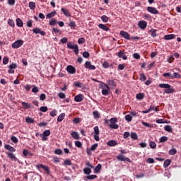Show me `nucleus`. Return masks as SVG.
Returning <instances> with one entry per match:
<instances>
[{
    "mask_svg": "<svg viewBox=\"0 0 181 181\" xmlns=\"http://www.w3.org/2000/svg\"><path fill=\"white\" fill-rule=\"evenodd\" d=\"M83 57H84L85 59H88V57H90V52H84L82 54Z\"/></svg>",
    "mask_w": 181,
    "mask_h": 181,
    "instance_id": "5fc2aeb1",
    "label": "nucleus"
},
{
    "mask_svg": "<svg viewBox=\"0 0 181 181\" xmlns=\"http://www.w3.org/2000/svg\"><path fill=\"white\" fill-rule=\"evenodd\" d=\"M64 117H66V113H61L57 117V122H62L64 119Z\"/></svg>",
    "mask_w": 181,
    "mask_h": 181,
    "instance_id": "bb28decb",
    "label": "nucleus"
},
{
    "mask_svg": "<svg viewBox=\"0 0 181 181\" xmlns=\"http://www.w3.org/2000/svg\"><path fill=\"white\" fill-rule=\"evenodd\" d=\"M9 63V57H4L3 59V64H8Z\"/></svg>",
    "mask_w": 181,
    "mask_h": 181,
    "instance_id": "13d9d810",
    "label": "nucleus"
},
{
    "mask_svg": "<svg viewBox=\"0 0 181 181\" xmlns=\"http://www.w3.org/2000/svg\"><path fill=\"white\" fill-rule=\"evenodd\" d=\"M94 81H97V83H100V88L103 89V90H105V89H107V90H110V86H108V83H105L104 82H100L98 81H97V79H95Z\"/></svg>",
    "mask_w": 181,
    "mask_h": 181,
    "instance_id": "2eb2a0df",
    "label": "nucleus"
},
{
    "mask_svg": "<svg viewBox=\"0 0 181 181\" xmlns=\"http://www.w3.org/2000/svg\"><path fill=\"white\" fill-rule=\"evenodd\" d=\"M131 138L133 139L134 141H136V139H138V134H136V133L135 132H132L131 134Z\"/></svg>",
    "mask_w": 181,
    "mask_h": 181,
    "instance_id": "8fccbe9b",
    "label": "nucleus"
},
{
    "mask_svg": "<svg viewBox=\"0 0 181 181\" xmlns=\"http://www.w3.org/2000/svg\"><path fill=\"white\" fill-rule=\"evenodd\" d=\"M117 159L120 160V162H129V163H131V159H129L128 157H125V156L123 155L117 156Z\"/></svg>",
    "mask_w": 181,
    "mask_h": 181,
    "instance_id": "20e7f679",
    "label": "nucleus"
},
{
    "mask_svg": "<svg viewBox=\"0 0 181 181\" xmlns=\"http://www.w3.org/2000/svg\"><path fill=\"white\" fill-rule=\"evenodd\" d=\"M29 8L31 9V11H35L36 9V3L33 1H30L29 3Z\"/></svg>",
    "mask_w": 181,
    "mask_h": 181,
    "instance_id": "c756f323",
    "label": "nucleus"
},
{
    "mask_svg": "<svg viewBox=\"0 0 181 181\" xmlns=\"http://www.w3.org/2000/svg\"><path fill=\"white\" fill-rule=\"evenodd\" d=\"M5 149H6L7 151H9L10 152H16V149L15 148H13L12 146L9 145V144H6L4 146Z\"/></svg>",
    "mask_w": 181,
    "mask_h": 181,
    "instance_id": "6ab92c4d",
    "label": "nucleus"
},
{
    "mask_svg": "<svg viewBox=\"0 0 181 181\" xmlns=\"http://www.w3.org/2000/svg\"><path fill=\"white\" fill-rule=\"evenodd\" d=\"M170 163H172V160L170 159H167L163 163V168H168Z\"/></svg>",
    "mask_w": 181,
    "mask_h": 181,
    "instance_id": "473e14b6",
    "label": "nucleus"
},
{
    "mask_svg": "<svg viewBox=\"0 0 181 181\" xmlns=\"http://www.w3.org/2000/svg\"><path fill=\"white\" fill-rule=\"evenodd\" d=\"M117 57H119V59H122L123 60H127L128 59V57L125 55V52L122 50L117 53Z\"/></svg>",
    "mask_w": 181,
    "mask_h": 181,
    "instance_id": "9b49d317",
    "label": "nucleus"
},
{
    "mask_svg": "<svg viewBox=\"0 0 181 181\" xmlns=\"http://www.w3.org/2000/svg\"><path fill=\"white\" fill-rule=\"evenodd\" d=\"M11 139L12 142H13L14 144H18V138L15 136H12Z\"/></svg>",
    "mask_w": 181,
    "mask_h": 181,
    "instance_id": "e2e57ef3",
    "label": "nucleus"
},
{
    "mask_svg": "<svg viewBox=\"0 0 181 181\" xmlns=\"http://www.w3.org/2000/svg\"><path fill=\"white\" fill-rule=\"evenodd\" d=\"M110 88H106V89H103L102 90V94L103 95H108L109 93H110Z\"/></svg>",
    "mask_w": 181,
    "mask_h": 181,
    "instance_id": "79ce46f5",
    "label": "nucleus"
},
{
    "mask_svg": "<svg viewBox=\"0 0 181 181\" xmlns=\"http://www.w3.org/2000/svg\"><path fill=\"white\" fill-rule=\"evenodd\" d=\"M66 71H68L69 74H76V68L71 65H69L66 66Z\"/></svg>",
    "mask_w": 181,
    "mask_h": 181,
    "instance_id": "9d476101",
    "label": "nucleus"
},
{
    "mask_svg": "<svg viewBox=\"0 0 181 181\" xmlns=\"http://www.w3.org/2000/svg\"><path fill=\"white\" fill-rule=\"evenodd\" d=\"M169 139L168 136H163L159 139V142L161 144H163V142H167V141Z\"/></svg>",
    "mask_w": 181,
    "mask_h": 181,
    "instance_id": "72a5a7b5",
    "label": "nucleus"
},
{
    "mask_svg": "<svg viewBox=\"0 0 181 181\" xmlns=\"http://www.w3.org/2000/svg\"><path fill=\"white\" fill-rule=\"evenodd\" d=\"M18 64L15 63H12L9 66H8V74H13L15 73V69H17Z\"/></svg>",
    "mask_w": 181,
    "mask_h": 181,
    "instance_id": "7ed1b4c3",
    "label": "nucleus"
},
{
    "mask_svg": "<svg viewBox=\"0 0 181 181\" xmlns=\"http://www.w3.org/2000/svg\"><path fill=\"white\" fill-rule=\"evenodd\" d=\"M158 87H160V88H165L164 93H165V94H173V93H175V88L168 83H160Z\"/></svg>",
    "mask_w": 181,
    "mask_h": 181,
    "instance_id": "f257e3e1",
    "label": "nucleus"
},
{
    "mask_svg": "<svg viewBox=\"0 0 181 181\" xmlns=\"http://www.w3.org/2000/svg\"><path fill=\"white\" fill-rule=\"evenodd\" d=\"M74 86H75V87H77L78 88H82L84 89V84H83L82 83L76 81L74 83Z\"/></svg>",
    "mask_w": 181,
    "mask_h": 181,
    "instance_id": "4be33fe9",
    "label": "nucleus"
},
{
    "mask_svg": "<svg viewBox=\"0 0 181 181\" xmlns=\"http://www.w3.org/2000/svg\"><path fill=\"white\" fill-rule=\"evenodd\" d=\"M164 129L167 132H172V131H173V129L172 128V126H170V125L165 126Z\"/></svg>",
    "mask_w": 181,
    "mask_h": 181,
    "instance_id": "4c0bfd02",
    "label": "nucleus"
},
{
    "mask_svg": "<svg viewBox=\"0 0 181 181\" xmlns=\"http://www.w3.org/2000/svg\"><path fill=\"white\" fill-rule=\"evenodd\" d=\"M16 25L18 28H22L23 26V21L19 18H16Z\"/></svg>",
    "mask_w": 181,
    "mask_h": 181,
    "instance_id": "5701e85b",
    "label": "nucleus"
},
{
    "mask_svg": "<svg viewBox=\"0 0 181 181\" xmlns=\"http://www.w3.org/2000/svg\"><path fill=\"white\" fill-rule=\"evenodd\" d=\"M78 45H84L86 43V39L84 37H80L78 40Z\"/></svg>",
    "mask_w": 181,
    "mask_h": 181,
    "instance_id": "37998d69",
    "label": "nucleus"
},
{
    "mask_svg": "<svg viewBox=\"0 0 181 181\" xmlns=\"http://www.w3.org/2000/svg\"><path fill=\"white\" fill-rule=\"evenodd\" d=\"M138 25L140 29H146V27L148 26V23L145 21H141L139 22Z\"/></svg>",
    "mask_w": 181,
    "mask_h": 181,
    "instance_id": "ddd939ff",
    "label": "nucleus"
},
{
    "mask_svg": "<svg viewBox=\"0 0 181 181\" xmlns=\"http://www.w3.org/2000/svg\"><path fill=\"white\" fill-rule=\"evenodd\" d=\"M71 135L74 139H80V134L77 132H73Z\"/></svg>",
    "mask_w": 181,
    "mask_h": 181,
    "instance_id": "393cba45",
    "label": "nucleus"
},
{
    "mask_svg": "<svg viewBox=\"0 0 181 181\" xmlns=\"http://www.w3.org/2000/svg\"><path fill=\"white\" fill-rule=\"evenodd\" d=\"M148 12H150V13H153V15H158L159 14V11L156 9V8L153 7V6H148L147 8Z\"/></svg>",
    "mask_w": 181,
    "mask_h": 181,
    "instance_id": "423d86ee",
    "label": "nucleus"
},
{
    "mask_svg": "<svg viewBox=\"0 0 181 181\" xmlns=\"http://www.w3.org/2000/svg\"><path fill=\"white\" fill-rule=\"evenodd\" d=\"M107 145L108 146H117V145H118V143L115 140H110L107 143Z\"/></svg>",
    "mask_w": 181,
    "mask_h": 181,
    "instance_id": "412c9836",
    "label": "nucleus"
},
{
    "mask_svg": "<svg viewBox=\"0 0 181 181\" xmlns=\"http://www.w3.org/2000/svg\"><path fill=\"white\" fill-rule=\"evenodd\" d=\"M57 13L56 12V11H54L51 13H49L47 16H46V18H53L54 16H56V14Z\"/></svg>",
    "mask_w": 181,
    "mask_h": 181,
    "instance_id": "e433bc0d",
    "label": "nucleus"
},
{
    "mask_svg": "<svg viewBox=\"0 0 181 181\" xmlns=\"http://www.w3.org/2000/svg\"><path fill=\"white\" fill-rule=\"evenodd\" d=\"M124 118L127 122H131V121H132V115H127Z\"/></svg>",
    "mask_w": 181,
    "mask_h": 181,
    "instance_id": "a18cd8bd",
    "label": "nucleus"
},
{
    "mask_svg": "<svg viewBox=\"0 0 181 181\" xmlns=\"http://www.w3.org/2000/svg\"><path fill=\"white\" fill-rule=\"evenodd\" d=\"M157 30L151 28L148 33H151L152 37H156L158 36V34L156 33Z\"/></svg>",
    "mask_w": 181,
    "mask_h": 181,
    "instance_id": "a878e982",
    "label": "nucleus"
},
{
    "mask_svg": "<svg viewBox=\"0 0 181 181\" xmlns=\"http://www.w3.org/2000/svg\"><path fill=\"white\" fill-rule=\"evenodd\" d=\"M169 155L173 156L177 153V150L176 148H172L168 151Z\"/></svg>",
    "mask_w": 181,
    "mask_h": 181,
    "instance_id": "58836bf2",
    "label": "nucleus"
},
{
    "mask_svg": "<svg viewBox=\"0 0 181 181\" xmlns=\"http://www.w3.org/2000/svg\"><path fill=\"white\" fill-rule=\"evenodd\" d=\"M167 62H168V63H173L175 62V57H173V55L168 57Z\"/></svg>",
    "mask_w": 181,
    "mask_h": 181,
    "instance_id": "49530a36",
    "label": "nucleus"
},
{
    "mask_svg": "<svg viewBox=\"0 0 181 181\" xmlns=\"http://www.w3.org/2000/svg\"><path fill=\"white\" fill-rule=\"evenodd\" d=\"M56 23H57V20L52 18L50 21H49V25L51 26H54V25H56Z\"/></svg>",
    "mask_w": 181,
    "mask_h": 181,
    "instance_id": "6e6d98bb",
    "label": "nucleus"
},
{
    "mask_svg": "<svg viewBox=\"0 0 181 181\" xmlns=\"http://www.w3.org/2000/svg\"><path fill=\"white\" fill-rule=\"evenodd\" d=\"M49 115L51 117H56V115H57V110H53L52 111L50 112Z\"/></svg>",
    "mask_w": 181,
    "mask_h": 181,
    "instance_id": "680f3d73",
    "label": "nucleus"
},
{
    "mask_svg": "<svg viewBox=\"0 0 181 181\" xmlns=\"http://www.w3.org/2000/svg\"><path fill=\"white\" fill-rule=\"evenodd\" d=\"M38 168H42V169H44L45 171V173L47 175H50V168L47 165H45L43 164H39L37 165Z\"/></svg>",
    "mask_w": 181,
    "mask_h": 181,
    "instance_id": "6e6552de",
    "label": "nucleus"
},
{
    "mask_svg": "<svg viewBox=\"0 0 181 181\" xmlns=\"http://www.w3.org/2000/svg\"><path fill=\"white\" fill-rule=\"evenodd\" d=\"M107 84L111 88H115V87H117V83H115V81L112 79L107 80Z\"/></svg>",
    "mask_w": 181,
    "mask_h": 181,
    "instance_id": "f8f14e48",
    "label": "nucleus"
},
{
    "mask_svg": "<svg viewBox=\"0 0 181 181\" xmlns=\"http://www.w3.org/2000/svg\"><path fill=\"white\" fill-rule=\"evenodd\" d=\"M21 46H23V40H18L11 45L13 49H19Z\"/></svg>",
    "mask_w": 181,
    "mask_h": 181,
    "instance_id": "f03ea898",
    "label": "nucleus"
},
{
    "mask_svg": "<svg viewBox=\"0 0 181 181\" xmlns=\"http://www.w3.org/2000/svg\"><path fill=\"white\" fill-rule=\"evenodd\" d=\"M33 33H35V35H39L40 34L41 36H46V32L45 31H42V29L39 28H35L33 30Z\"/></svg>",
    "mask_w": 181,
    "mask_h": 181,
    "instance_id": "39448f33",
    "label": "nucleus"
},
{
    "mask_svg": "<svg viewBox=\"0 0 181 181\" xmlns=\"http://www.w3.org/2000/svg\"><path fill=\"white\" fill-rule=\"evenodd\" d=\"M109 127L110 128H112V129H118V128H119V126L116 123H110Z\"/></svg>",
    "mask_w": 181,
    "mask_h": 181,
    "instance_id": "c9c22d12",
    "label": "nucleus"
},
{
    "mask_svg": "<svg viewBox=\"0 0 181 181\" xmlns=\"http://www.w3.org/2000/svg\"><path fill=\"white\" fill-rule=\"evenodd\" d=\"M48 108L47 106H42L40 108V111H41L42 112H47Z\"/></svg>",
    "mask_w": 181,
    "mask_h": 181,
    "instance_id": "0e129e2a",
    "label": "nucleus"
},
{
    "mask_svg": "<svg viewBox=\"0 0 181 181\" xmlns=\"http://www.w3.org/2000/svg\"><path fill=\"white\" fill-rule=\"evenodd\" d=\"M117 69H118V70H124V69H125V64H119L117 66Z\"/></svg>",
    "mask_w": 181,
    "mask_h": 181,
    "instance_id": "774afa93",
    "label": "nucleus"
},
{
    "mask_svg": "<svg viewBox=\"0 0 181 181\" xmlns=\"http://www.w3.org/2000/svg\"><path fill=\"white\" fill-rule=\"evenodd\" d=\"M52 32L54 33H59V35H62V30H59V28H53Z\"/></svg>",
    "mask_w": 181,
    "mask_h": 181,
    "instance_id": "69168bd1",
    "label": "nucleus"
},
{
    "mask_svg": "<svg viewBox=\"0 0 181 181\" xmlns=\"http://www.w3.org/2000/svg\"><path fill=\"white\" fill-rule=\"evenodd\" d=\"M149 146L151 149H155L156 148V143H155V141H150Z\"/></svg>",
    "mask_w": 181,
    "mask_h": 181,
    "instance_id": "ea45409f",
    "label": "nucleus"
},
{
    "mask_svg": "<svg viewBox=\"0 0 181 181\" xmlns=\"http://www.w3.org/2000/svg\"><path fill=\"white\" fill-rule=\"evenodd\" d=\"M98 28L102 29V30H105V32H108V30H110V28H108L105 24L100 23L98 25Z\"/></svg>",
    "mask_w": 181,
    "mask_h": 181,
    "instance_id": "a211bd4d",
    "label": "nucleus"
},
{
    "mask_svg": "<svg viewBox=\"0 0 181 181\" xmlns=\"http://www.w3.org/2000/svg\"><path fill=\"white\" fill-rule=\"evenodd\" d=\"M94 118L98 119L100 118V113L98 112V111H93V112Z\"/></svg>",
    "mask_w": 181,
    "mask_h": 181,
    "instance_id": "052dcab7",
    "label": "nucleus"
},
{
    "mask_svg": "<svg viewBox=\"0 0 181 181\" xmlns=\"http://www.w3.org/2000/svg\"><path fill=\"white\" fill-rule=\"evenodd\" d=\"M85 175H90L91 173V168L86 167L83 169Z\"/></svg>",
    "mask_w": 181,
    "mask_h": 181,
    "instance_id": "a19ab883",
    "label": "nucleus"
},
{
    "mask_svg": "<svg viewBox=\"0 0 181 181\" xmlns=\"http://www.w3.org/2000/svg\"><path fill=\"white\" fill-rule=\"evenodd\" d=\"M163 77H165V78H170V79H173V75L170 74V73H165L163 74Z\"/></svg>",
    "mask_w": 181,
    "mask_h": 181,
    "instance_id": "2f4dec72",
    "label": "nucleus"
},
{
    "mask_svg": "<svg viewBox=\"0 0 181 181\" xmlns=\"http://www.w3.org/2000/svg\"><path fill=\"white\" fill-rule=\"evenodd\" d=\"M64 166H71V160L70 159H66L62 163Z\"/></svg>",
    "mask_w": 181,
    "mask_h": 181,
    "instance_id": "f704fd0d",
    "label": "nucleus"
},
{
    "mask_svg": "<svg viewBox=\"0 0 181 181\" xmlns=\"http://www.w3.org/2000/svg\"><path fill=\"white\" fill-rule=\"evenodd\" d=\"M102 168H103V165H101V164H98L97 166L94 169L95 173H100Z\"/></svg>",
    "mask_w": 181,
    "mask_h": 181,
    "instance_id": "cd10ccee",
    "label": "nucleus"
},
{
    "mask_svg": "<svg viewBox=\"0 0 181 181\" xmlns=\"http://www.w3.org/2000/svg\"><path fill=\"white\" fill-rule=\"evenodd\" d=\"M84 100V95L83 94H78L74 98V100L76 101V103H81Z\"/></svg>",
    "mask_w": 181,
    "mask_h": 181,
    "instance_id": "f3484780",
    "label": "nucleus"
},
{
    "mask_svg": "<svg viewBox=\"0 0 181 181\" xmlns=\"http://www.w3.org/2000/svg\"><path fill=\"white\" fill-rule=\"evenodd\" d=\"M72 49H74L75 54H78V52H79L78 45H75L74 48H72Z\"/></svg>",
    "mask_w": 181,
    "mask_h": 181,
    "instance_id": "09e8293b",
    "label": "nucleus"
},
{
    "mask_svg": "<svg viewBox=\"0 0 181 181\" xmlns=\"http://www.w3.org/2000/svg\"><path fill=\"white\" fill-rule=\"evenodd\" d=\"M176 35L175 34H169L164 36L165 40H172V39H175Z\"/></svg>",
    "mask_w": 181,
    "mask_h": 181,
    "instance_id": "aec40b11",
    "label": "nucleus"
},
{
    "mask_svg": "<svg viewBox=\"0 0 181 181\" xmlns=\"http://www.w3.org/2000/svg\"><path fill=\"white\" fill-rule=\"evenodd\" d=\"M6 155L8 156V158H10L11 160H14V162H19V159H18V158L13 155V153L8 152L6 153Z\"/></svg>",
    "mask_w": 181,
    "mask_h": 181,
    "instance_id": "4468645a",
    "label": "nucleus"
},
{
    "mask_svg": "<svg viewBox=\"0 0 181 181\" xmlns=\"http://www.w3.org/2000/svg\"><path fill=\"white\" fill-rule=\"evenodd\" d=\"M85 68L88 69V70H95V66L91 64V62L90 61L85 62Z\"/></svg>",
    "mask_w": 181,
    "mask_h": 181,
    "instance_id": "1a4fd4ad",
    "label": "nucleus"
},
{
    "mask_svg": "<svg viewBox=\"0 0 181 181\" xmlns=\"http://www.w3.org/2000/svg\"><path fill=\"white\" fill-rule=\"evenodd\" d=\"M101 20L103 21V22H104V23H107V22H108V17L105 15H103L101 16Z\"/></svg>",
    "mask_w": 181,
    "mask_h": 181,
    "instance_id": "c03bdc74",
    "label": "nucleus"
},
{
    "mask_svg": "<svg viewBox=\"0 0 181 181\" xmlns=\"http://www.w3.org/2000/svg\"><path fill=\"white\" fill-rule=\"evenodd\" d=\"M74 124H80L81 122V119L80 117H76L73 119Z\"/></svg>",
    "mask_w": 181,
    "mask_h": 181,
    "instance_id": "de8ad7c7",
    "label": "nucleus"
},
{
    "mask_svg": "<svg viewBox=\"0 0 181 181\" xmlns=\"http://www.w3.org/2000/svg\"><path fill=\"white\" fill-rule=\"evenodd\" d=\"M119 35L122 36V37L127 39V40H129L131 39V35H129V33H128L127 31L121 30L119 32Z\"/></svg>",
    "mask_w": 181,
    "mask_h": 181,
    "instance_id": "0eeeda50",
    "label": "nucleus"
},
{
    "mask_svg": "<svg viewBox=\"0 0 181 181\" xmlns=\"http://www.w3.org/2000/svg\"><path fill=\"white\" fill-rule=\"evenodd\" d=\"M22 105H23V110H29V108H31L30 104L26 102H22Z\"/></svg>",
    "mask_w": 181,
    "mask_h": 181,
    "instance_id": "c85d7f7f",
    "label": "nucleus"
},
{
    "mask_svg": "<svg viewBox=\"0 0 181 181\" xmlns=\"http://www.w3.org/2000/svg\"><path fill=\"white\" fill-rule=\"evenodd\" d=\"M8 25L11 26V28H15V21L13 19L8 18L7 21Z\"/></svg>",
    "mask_w": 181,
    "mask_h": 181,
    "instance_id": "7c9ffc66",
    "label": "nucleus"
},
{
    "mask_svg": "<svg viewBox=\"0 0 181 181\" xmlns=\"http://www.w3.org/2000/svg\"><path fill=\"white\" fill-rule=\"evenodd\" d=\"M75 146L77 148H83V144H81L80 141H75Z\"/></svg>",
    "mask_w": 181,
    "mask_h": 181,
    "instance_id": "864d4df0",
    "label": "nucleus"
},
{
    "mask_svg": "<svg viewBox=\"0 0 181 181\" xmlns=\"http://www.w3.org/2000/svg\"><path fill=\"white\" fill-rule=\"evenodd\" d=\"M180 77H181V76L177 72L174 73L173 75V78H180Z\"/></svg>",
    "mask_w": 181,
    "mask_h": 181,
    "instance_id": "338daca9",
    "label": "nucleus"
},
{
    "mask_svg": "<svg viewBox=\"0 0 181 181\" xmlns=\"http://www.w3.org/2000/svg\"><path fill=\"white\" fill-rule=\"evenodd\" d=\"M140 81H146V76H145V74H140Z\"/></svg>",
    "mask_w": 181,
    "mask_h": 181,
    "instance_id": "4d7b16f0",
    "label": "nucleus"
},
{
    "mask_svg": "<svg viewBox=\"0 0 181 181\" xmlns=\"http://www.w3.org/2000/svg\"><path fill=\"white\" fill-rule=\"evenodd\" d=\"M96 175H90L86 177V178L88 179L89 180H93V179H96Z\"/></svg>",
    "mask_w": 181,
    "mask_h": 181,
    "instance_id": "bf43d9fd",
    "label": "nucleus"
},
{
    "mask_svg": "<svg viewBox=\"0 0 181 181\" xmlns=\"http://www.w3.org/2000/svg\"><path fill=\"white\" fill-rule=\"evenodd\" d=\"M136 100H139V101H141V100H144V98H145V94L142 93H138L136 95Z\"/></svg>",
    "mask_w": 181,
    "mask_h": 181,
    "instance_id": "b1692460",
    "label": "nucleus"
},
{
    "mask_svg": "<svg viewBox=\"0 0 181 181\" xmlns=\"http://www.w3.org/2000/svg\"><path fill=\"white\" fill-rule=\"evenodd\" d=\"M94 132L95 135H100V129L98 128V126H95L94 128Z\"/></svg>",
    "mask_w": 181,
    "mask_h": 181,
    "instance_id": "3c124183",
    "label": "nucleus"
},
{
    "mask_svg": "<svg viewBox=\"0 0 181 181\" xmlns=\"http://www.w3.org/2000/svg\"><path fill=\"white\" fill-rule=\"evenodd\" d=\"M61 12H62L64 13V15L65 16H67L68 18L71 17V14L70 13V11L67 8H65L62 7L61 8Z\"/></svg>",
    "mask_w": 181,
    "mask_h": 181,
    "instance_id": "dca6fc26",
    "label": "nucleus"
},
{
    "mask_svg": "<svg viewBox=\"0 0 181 181\" xmlns=\"http://www.w3.org/2000/svg\"><path fill=\"white\" fill-rule=\"evenodd\" d=\"M69 26H70L71 29H74L77 25H76V22L74 21H71L70 23L69 24Z\"/></svg>",
    "mask_w": 181,
    "mask_h": 181,
    "instance_id": "603ef678",
    "label": "nucleus"
}]
</instances>
